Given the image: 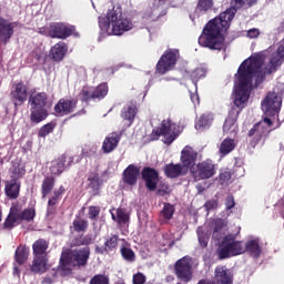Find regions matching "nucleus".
I'll return each mask as SVG.
<instances>
[{
	"mask_svg": "<svg viewBox=\"0 0 284 284\" xmlns=\"http://www.w3.org/2000/svg\"><path fill=\"white\" fill-rule=\"evenodd\" d=\"M252 3H256V0H232L234 8L220 13L219 17L206 24L199 38L200 45L209 48L210 50H223V48H225L223 32L230 28V23H232V19H234V14H236V8L252 6Z\"/></svg>",
	"mask_w": 284,
	"mask_h": 284,
	"instance_id": "nucleus-1",
	"label": "nucleus"
},
{
	"mask_svg": "<svg viewBox=\"0 0 284 284\" xmlns=\"http://www.w3.org/2000/svg\"><path fill=\"white\" fill-rule=\"evenodd\" d=\"M99 26L101 34H113L115 37H121L123 32H128L134 28L132 21L123 18L121 9H112L105 17H100Z\"/></svg>",
	"mask_w": 284,
	"mask_h": 284,
	"instance_id": "nucleus-2",
	"label": "nucleus"
},
{
	"mask_svg": "<svg viewBox=\"0 0 284 284\" xmlns=\"http://www.w3.org/2000/svg\"><path fill=\"white\" fill-rule=\"evenodd\" d=\"M88 258H90V247L88 246L75 250H65L60 257L58 270L62 276H69V274H72L74 267L85 266L88 264Z\"/></svg>",
	"mask_w": 284,
	"mask_h": 284,
	"instance_id": "nucleus-3",
	"label": "nucleus"
},
{
	"mask_svg": "<svg viewBox=\"0 0 284 284\" xmlns=\"http://www.w3.org/2000/svg\"><path fill=\"white\" fill-rule=\"evenodd\" d=\"M213 232V239H221L227 233V221L222 219H215L212 221L210 231L205 232V229H197V239L201 247H207L209 234Z\"/></svg>",
	"mask_w": 284,
	"mask_h": 284,
	"instance_id": "nucleus-4",
	"label": "nucleus"
},
{
	"mask_svg": "<svg viewBox=\"0 0 284 284\" xmlns=\"http://www.w3.org/2000/svg\"><path fill=\"white\" fill-rule=\"evenodd\" d=\"M45 101H48V95L45 93H36L30 97L29 103L31 105L32 123H41V121H44V119L48 118Z\"/></svg>",
	"mask_w": 284,
	"mask_h": 284,
	"instance_id": "nucleus-5",
	"label": "nucleus"
},
{
	"mask_svg": "<svg viewBox=\"0 0 284 284\" xmlns=\"http://www.w3.org/2000/svg\"><path fill=\"white\" fill-rule=\"evenodd\" d=\"M240 254H245V244L236 241L234 235H226L219 250L220 258H230V256H239Z\"/></svg>",
	"mask_w": 284,
	"mask_h": 284,
	"instance_id": "nucleus-6",
	"label": "nucleus"
},
{
	"mask_svg": "<svg viewBox=\"0 0 284 284\" xmlns=\"http://www.w3.org/2000/svg\"><path fill=\"white\" fill-rule=\"evenodd\" d=\"M283 105V98L276 92H270L262 101V110L265 119H273L281 112Z\"/></svg>",
	"mask_w": 284,
	"mask_h": 284,
	"instance_id": "nucleus-7",
	"label": "nucleus"
},
{
	"mask_svg": "<svg viewBox=\"0 0 284 284\" xmlns=\"http://www.w3.org/2000/svg\"><path fill=\"white\" fill-rule=\"evenodd\" d=\"M34 216V209H27L24 211H21V205L13 204L11 206L9 216L4 222V227H14V224L20 223V221H33Z\"/></svg>",
	"mask_w": 284,
	"mask_h": 284,
	"instance_id": "nucleus-8",
	"label": "nucleus"
},
{
	"mask_svg": "<svg viewBox=\"0 0 284 284\" xmlns=\"http://www.w3.org/2000/svg\"><path fill=\"white\" fill-rule=\"evenodd\" d=\"M192 257L190 256H184L175 262V276L181 281V283H190V281H192L194 276V270L192 268Z\"/></svg>",
	"mask_w": 284,
	"mask_h": 284,
	"instance_id": "nucleus-9",
	"label": "nucleus"
},
{
	"mask_svg": "<svg viewBox=\"0 0 284 284\" xmlns=\"http://www.w3.org/2000/svg\"><path fill=\"white\" fill-rule=\"evenodd\" d=\"M180 54L176 49H169L160 58L156 70L160 74H165V72H170V70H174L176 62L179 61Z\"/></svg>",
	"mask_w": 284,
	"mask_h": 284,
	"instance_id": "nucleus-10",
	"label": "nucleus"
},
{
	"mask_svg": "<svg viewBox=\"0 0 284 284\" xmlns=\"http://www.w3.org/2000/svg\"><path fill=\"white\" fill-rule=\"evenodd\" d=\"M272 123L274 119L264 118L263 121L256 123L248 132L250 136H253L255 141H263L266 139L267 134L272 132Z\"/></svg>",
	"mask_w": 284,
	"mask_h": 284,
	"instance_id": "nucleus-11",
	"label": "nucleus"
},
{
	"mask_svg": "<svg viewBox=\"0 0 284 284\" xmlns=\"http://www.w3.org/2000/svg\"><path fill=\"white\" fill-rule=\"evenodd\" d=\"M159 134L164 138V143L170 145V143L174 142L176 136H179V126L172 123L171 120H163Z\"/></svg>",
	"mask_w": 284,
	"mask_h": 284,
	"instance_id": "nucleus-12",
	"label": "nucleus"
},
{
	"mask_svg": "<svg viewBox=\"0 0 284 284\" xmlns=\"http://www.w3.org/2000/svg\"><path fill=\"white\" fill-rule=\"evenodd\" d=\"M193 176L197 181L201 179H212L216 174V169H214V163L212 161H204L199 163L195 168L192 169Z\"/></svg>",
	"mask_w": 284,
	"mask_h": 284,
	"instance_id": "nucleus-13",
	"label": "nucleus"
},
{
	"mask_svg": "<svg viewBox=\"0 0 284 284\" xmlns=\"http://www.w3.org/2000/svg\"><path fill=\"white\" fill-rule=\"evenodd\" d=\"M74 32V27L57 22L49 27V37L52 39H68Z\"/></svg>",
	"mask_w": 284,
	"mask_h": 284,
	"instance_id": "nucleus-14",
	"label": "nucleus"
},
{
	"mask_svg": "<svg viewBox=\"0 0 284 284\" xmlns=\"http://www.w3.org/2000/svg\"><path fill=\"white\" fill-rule=\"evenodd\" d=\"M197 284H232V273L225 266H217L213 282L202 280Z\"/></svg>",
	"mask_w": 284,
	"mask_h": 284,
	"instance_id": "nucleus-15",
	"label": "nucleus"
},
{
	"mask_svg": "<svg viewBox=\"0 0 284 284\" xmlns=\"http://www.w3.org/2000/svg\"><path fill=\"white\" fill-rule=\"evenodd\" d=\"M81 94L83 101H88V99H104L108 97V84L102 83L95 89H83Z\"/></svg>",
	"mask_w": 284,
	"mask_h": 284,
	"instance_id": "nucleus-16",
	"label": "nucleus"
},
{
	"mask_svg": "<svg viewBox=\"0 0 284 284\" xmlns=\"http://www.w3.org/2000/svg\"><path fill=\"white\" fill-rule=\"evenodd\" d=\"M77 108V101L61 99L54 106V112L57 116H65L68 114H72Z\"/></svg>",
	"mask_w": 284,
	"mask_h": 284,
	"instance_id": "nucleus-17",
	"label": "nucleus"
},
{
	"mask_svg": "<svg viewBox=\"0 0 284 284\" xmlns=\"http://www.w3.org/2000/svg\"><path fill=\"white\" fill-rule=\"evenodd\" d=\"M194 163H196V152L191 146H185L182 150L181 165L185 168V171L187 172L190 168L194 166Z\"/></svg>",
	"mask_w": 284,
	"mask_h": 284,
	"instance_id": "nucleus-18",
	"label": "nucleus"
},
{
	"mask_svg": "<svg viewBox=\"0 0 284 284\" xmlns=\"http://www.w3.org/2000/svg\"><path fill=\"white\" fill-rule=\"evenodd\" d=\"M65 165H72L71 156L61 155L57 160H53L50 166L51 174H61L65 170Z\"/></svg>",
	"mask_w": 284,
	"mask_h": 284,
	"instance_id": "nucleus-19",
	"label": "nucleus"
},
{
	"mask_svg": "<svg viewBox=\"0 0 284 284\" xmlns=\"http://www.w3.org/2000/svg\"><path fill=\"white\" fill-rule=\"evenodd\" d=\"M16 27L17 23H12L3 18H0V41L6 43L14 33Z\"/></svg>",
	"mask_w": 284,
	"mask_h": 284,
	"instance_id": "nucleus-20",
	"label": "nucleus"
},
{
	"mask_svg": "<svg viewBox=\"0 0 284 284\" xmlns=\"http://www.w3.org/2000/svg\"><path fill=\"white\" fill-rule=\"evenodd\" d=\"M141 175V171L135 165H129L123 172V181L128 185H136V181H139V176Z\"/></svg>",
	"mask_w": 284,
	"mask_h": 284,
	"instance_id": "nucleus-21",
	"label": "nucleus"
},
{
	"mask_svg": "<svg viewBox=\"0 0 284 284\" xmlns=\"http://www.w3.org/2000/svg\"><path fill=\"white\" fill-rule=\"evenodd\" d=\"M50 270V264H48V256H34L33 263L31 265V272L34 274H45Z\"/></svg>",
	"mask_w": 284,
	"mask_h": 284,
	"instance_id": "nucleus-22",
	"label": "nucleus"
},
{
	"mask_svg": "<svg viewBox=\"0 0 284 284\" xmlns=\"http://www.w3.org/2000/svg\"><path fill=\"white\" fill-rule=\"evenodd\" d=\"M119 141H121V136L119 133H110L103 141L102 149L103 152L110 154V152H114L116 146L119 145Z\"/></svg>",
	"mask_w": 284,
	"mask_h": 284,
	"instance_id": "nucleus-23",
	"label": "nucleus"
},
{
	"mask_svg": "<svg viewBox=\"0 0 284 284\" xmlns=\"http://www.w3.org/2000/svg\"><path fill=\"white\" fill-rule=\"evenodd\" d=\"M142 176L146 183L148 190H156V185L159 183V173H156L154 169H144Z\"/></svg>",
	"mask_w": 284,
	"mask_h": 284,
	"instance_id": "nucleus-24",
	"label": "nucleus"
},
{
	"mask_svg": "<svg viewBox=\"0 0 284 284\" xmlns=\"http://www.w3.org/2000/svg\"><path fill=\"white\" fill-rule=\"evenodd\" d=\"M245 252L250 253V256L253 258H258L263 252V247L261 246V242L258 239L248 240L245 244Z\"/></svg>",
	"mask_w": 284,
	"mask_h": 284,
	"instance_id": "nucleus-25",
	"label": "nucleus"
},
{
	"mask_svg": "<svg viewBox=\"0 0 284 284\" xmlns=\"http://www.w3.org/2000/svg\"><path fill=\"white\" fill-rule=\"evenodd\" d=\"M68 53V45L64 42H58L50 50V57L53 61H62L63 57Z\"/></svg>",
	"mask_w": 284,
	"mask_h": 284,
	"instance_id": "nucleus-26",
	"label": "nucleus"
},
{
	"mask_svg": "<svg viewBox=\"0 0 284 284\" xmlns=\"http://www.w3.org/2000/svg\"><path fill=\"white\" fill-rule=\"evenodd\" d=\"M19 190H21V183L18 180H11L6 182L4 192L9 199H18Z\"/></svg>",
	"mask_w": 284,
	"mask_h": 284,
	"instance_id": "nucleus-27",
	"label": "nucleus"
},
{
	"mask_svg": "<svg viewBox=\"0 0 284 284\" xmlns=\"http://www.w3.org/2000/svg\"><path fill=\"white\" fill-rule=\"evenodd\" d=\"M12 94V99L16 101V105L19 103H23L26 99H28V89L23 85V83H19L14 87Z\"/></svg>",
	"mask_w": 284,
	"mask_h": 284,
	"instance_id": "nucleus-28",
	"label": "nucleus"
},
{
	"mask_svg": "<svg viewBox=\"0 0 284 284\" xmlns=\"http://www.w3.org/2000/svg\"><path fill=\"white\" fill-rule=\"evenodd\" d=\"M164 172L169 179H176V176H181L187 171L182 164H169L165 166Z\"/></svg>",
	"mask_w": 284,
	"mask_h": 284,
	"instance_id": "nucleus-29",
	"label": "nucleus"
},
{
	"mask_svg": "<svg viewBox=\"0 0 284 284\" xmlns=\"http://www.w3.org/2000/svg\"><path fill=\"white\" fill-rule=\"evenodd\" d=\"M236 130H239V124H236V116L230 115L224 122L223 132L229 136H234L236 135Z\"/></svg>",
	"mask_w": 284,
	"mask_h": 284,
	"instance_id": "nucleus-30",
	"label": "nucleus"
},
{
	"mask_svg": "<svg viewBox=\"0 0 284 284\" xmlns=\"http://www.w3.org/2000/svg\"><path fill=\"white\" fill-rule=\"evenodd\" d=\"M105 247H97V252L99 254H104V252H111V250H115L118 245H123V240H119L116 235L111 236L104 243Z\"/></svg>",
	"mask_w": 284,
	"mask_h": 284,
	"instance_id": "nucleus-31",
	"label": "nucleus"
},
{
	"mask_svg": "<svg viewBox=\"0 0 284 284\" xmlns=\"http://www.w3.org/2000/svg\"><path fill=\"white\" fill-rule=\"evenodd\" d=\"M236 148V141L234 139L226 138L220 144V154L227 156Z\"/></svg>",
	"mask_w": 284,
	"mask_h": 284,
	"instance_id": "nucleus-32",
	"label": "nucleus"
},
{
	"mask_svg": "<svg viewBox=\"0 0 284 284\" xmlns=\"http://www.w3.org/2000/svg\"><path fill=\"white\" fill-rule=\"evenodd\" d=\"M212 121H214V116L212 114L201 115L195 124V129L199 130V132H203V130H207V128L212 125Z\"/></svg>",
	"mask_w": 284,
	"mask_h": 284,
	"instance_id": "nucleus-33",
	"label": "nucleus"
},
{
	"mask_svg": "<svg viewBox=\"0 0 284 284\" xmlns=\"http://www.w3.org/2000/svg\"><path fill=\"white\" fill-rule=\"evenodd\" d=\"M33 254L34 256H48L45 252L48 251V242L44 240H38L33 243Z\"/></svg>",
	"mask_w": 284,
	"mask_h": 284,
	"instance_id": "nucleus-34",
	"label": "nucleus"
},
{
	"mask_svg": "<svg viewBox=\"0 0 284 284\" xmlns=\"http://www.w3.org/2000/svg\"><path fill=\"white\" fill-rule=\"evenodd\" d=\"M134 116H136V106L134 104L125 106L122 110V119L129 121V124L132 125V121H134Z\"/></svg>",
	"mask_w": 284,
	"mask_h": 284,
	"instance_id": "nucleus-35",
	"label": "nucleus"
},
{
	"mask_svg": "<svg viewBox=\"0 0 284 284\" xmlns=\"http://www.w3.org/2000/svg\"><path fill=\"white\" fill-rule=\"evenodd\" d=\"M111 216L113 221H116V223H128V219H130V216L128 215V213H125L123 209H118L115 211L112 210Z\"/></svg>",
	"mask_w": 284,
	"mask_h": 284,
	"instance_id": "nucleus-36",
	"label": "nucleus"
},
{
	"mask_svg": "<svg viewBox=\"0 0 284 284\" xmlns=\"http://www.w3.org/2000/svg\"><path fill=\"white\" fill-rule=\"evenodd\" d=\"M29 251L26 246H19L16 251V261L19 265H23L28 261Z\"/></svg>",
	"mask_w": 284,
	"mask_h": 284,
	"instance_id": "nucleus-37",
	"label": "nucleus"
},
{
	"mask_svg": "<svg viewBox=\"0 0 284 284\" xmlns=\"http://www.w3.org/2000/svg\"><path fill=\"white\" fill-rule=\"evenodd\" d=\"M205 74H207V69H205L203 67L197 68L194 71H192L191 79L195 87H196V81H199V79H204Z\"/></svg>",
	"mask_w": 284,
	"mask_h": 284,
	"instance_id": "nucleus-38",
	"label": "nucleus"
},
{
	"mask_svg": "<svg viewBox=\"0 0 284 284\" xmlns=\"http://www.w3.org/2000/svg\"><path fill=\"white\" fill-rule=\"evenodd\" d=\"M213 6H214V0H199L196 11L207 12V10H212Z\"/></svg>",
	"mask_w": 284,
	"mask_h": 284,
	"instance_id": "nucleus-39",
	"label": "nucleus"
},
{
	"mask_svg": "<svg viewBox=\"0 0 284 284\" xmlns=\"http://www.w3.org/2000/svg\"><path fill=\"white\" fill-rule=\"evenodd\" d=\"M52 187H54V179L47 178L42 183V194L43 196H48L49 192H52Z\"/></svg>",
	"mask_w": 284,
	"mask_h": 284,
	"instance_id": "nucleus-40",
	"label": "nucleus"
},
{
	"mask_svg": "<svg viewBox=\"0 0 284 284\" xmlns=\"http://www.w3.org/2000/svg\"><path fill=\"white\" fill-rule=\"evenodd\" d=\"M73 229L75 232H85L88 230V222L78 217L73 222Z\"/></svg>",
	"mask_w": 284,
	"mask_h": 284,
	"instance_id": "nucleus-41",
	"label": "nucleus"
},
{
	"mask_svg": "<svg viewBox=\"0 0 284 284\" xmlns=\"http://www.w3.org/2000/svg\"><path fill=\"white\" fill-rule=\"evenodd\" d=\"M161 8L153 9L152 11H149L145 16V19H150L151 21H156L159 17H163L165 14V11L161 12Z\"/></svg>",
	"mask_w": 284,
	"mask_h": 284,
	"instance_id": "nucleus-42",
	"label": "nucleus"
},
{
	"mask_svg": "<svg viewBox=\"0 0 284 284\" xmlns=\"http://www.w3.org/2000/svg\"><path fill=\"white\" fill-rule=\"evenodd\" d=\"M232 180V173L229 170H224L220 173V183L221 185H227Z\"/></svg>",
	"mask_w": 284,
	"mask_h": 284,
	"instance_id": "nucleus-43",
	"label": "nucleus"
},
{
	"mask_svg": "<svg viewBox=\"0 0 284 284\" xmlns=\"http://www.w3.org/2000/svg\"><path fill=\"white\" fill-rule=\"evenodd\" d=\"M162 214L164 219L170 221V219H172V215L174 214V206H172L171 204H165Z\"/></svg>",
	"mask_w": 284,
	"mask_h": 284,
	"instance_id": "nucleus-44",
	"label": "nucleus"
},
{
	"mask_svg": "<svg viewBox=\"0 0 284 284\" xmlns=\"http://www.w3.org/2000/svg\"><path fill=\"white\" fill-rule=\"evenodd\" d=\"M121 254L125 261H134V251L128 247L121 248Z\"/></svg>",
	"mask_w": 284,
	"mask_h": 284,
	"instance_id": "nucleus-45",
	"label": "nucleus"
},
{
	"mask_svg": "<svg viewBox=\"0 0 284 284\" xmlns=\"http://www.w3.org/2000/svg\"><path fill=\"white\" fill-rule=\"evenodd\" d=\"M90 284H109V280L105 275H95L91 278Z\"/></svg>",
	"mask_w": 284,
	"mask_h": 284,
	"instance_id": "nucleus-46",
	"label": "nucleus"
},
{
	"mask_svg": "<svg viewBox=\"0 0 284 284\" xmlns=\"http://www.w3.org/2000/svg\"><path fill=\"white\" fill-rule=\"evenodd\" d=\"M89 186L92 187V190H99V186L101 185V179H99L98 175L89 176Z\"/></svg>",
	"mask_w": 284,
	"mask_h": 284,
	"instance_id": "nucleus-47",
	"label": "nucleus"
},
{
	"mask_svg": "<svg viewBox=\"0 0 284 284\" xmlns=\"http://www.w3.org/2000/svg\"><path fill=\"white\" fill-rule=\"evenodd\" d=\"M54 130V126H52V124H45L44 126H42L40 129L39 135L42 138L48 136V134H50V132H52Z\"/></svg>",
	"mask_w": 284,
	"mask_h": 284,
	"instance_id": "nucleus-48",
	"label": "nucleus"
},
{
	"mask_svg": "<svg viewBox=\"0 0 284 284\" xmlns=\"http://www.w3.org/2000/svg\"><path fill=\"white\" fill-rule=\"evenodd\" d=\"M146 277L143 273L139 272L133 275V284H145Z\"/></svg>",
	"mask_w": 284,
	"mask_h": 284,
	"instance_id": "nucleus-49",
	"label": "nucleus"
},
{
	"mask_svg": "<svg viewBox=\"0 0 284 284\" xmlns=\"http://www.w3.org/2000/svg\"><path fill=\"white\" fill-rule=\"evenodd\" d=\"M204 207L207 210V212H210V210H216V207H219V202H216V200L207 201L204 204Z\"/></svg>",
	"mask_w": 284,
	"mask_h": 284,
	"instance_id": "nucleus-50",
	"label": "nucleus"
},
{
	"mask_svg": "<svg viewBox=\"0 0 284 284\" xmlns=\"http://www.w3.org/2000/svg\"><path fill=\"white\" fill-rule=\"evenodd\" d=\"M261 34V31L256 28L250 29L246 33V37L248 39H257V37Z\"/></svg>",
	"mask_w": 284,
	"mask_h": 284,
	"instance_id": "nucleus-51",
	"label": "nucleus"
},
{
	"mask_svg": "<svg viewBox=\"0 0 284 284\" xmlns=\"http://www.w3.org/2000/svg\"><path fill=\"white\" fill-rule=\"evenodd\" d=\"M234 205H236V203L234 202V196L229 195L225 200L226 210H232V207H234Z\"/></svg>",
	"mask_w": 284,
	"mask_h": 284,
	"instance_id": "nucleus-52",
	"label": "nucleus"
},
{
	"mask_svg": "<svg viewBox=\"0 0 284 284\" xmlns=\"http://www.w3.org/2000/svg\"><path fill=\"white\" fill-rule=\"evenodd\" d=\"M97 216H99V207L91 206L89 209V219H97Z\"/></svg>",
	"mask_w": 284,
	"mask_h": 284,
	"instance_id": "nucleus-53",
	"label": "nucleus"
},
{
	"mask_svg": "<svg viewBox=\"0 0 284 284\" xmlns=\"http://www.w3.org/2000/svg\"><path fill=\"white\" fill-rule=\"evenodd\" d=\"M170 192V186H168V184H163L159 191L158 194H160L161 196H164V194H169Z\"/></svg>",
	"mask_w": 284,
	"mask_h": 284,
	"instance_id": "nucleus-54",
	"label": "nucleus"
},
{
	"mask_svg": "<svg viewBox=\"0 0 284 284\" xmlns=\"http://www.w3.org/2000/svg\"><path fill=\"white\" fill-rule=\"evenodd\" d=\"M58 199H59V197H57L55 195H53L52 199L49 200V202H48V205H49L48 212H51V211H52V207H54V204L57 203V200H58Z\"/></svg>",
	"mask_w": 284,
	"mask_h": 284,
	"instance_id": "nucleus-55",
	"label": "nucleus"
},
{
	"mask_svg": "<svg viewBox=\"0 0 284 284\" xmlns=\"http://www.w3.org/2000/svg\"><path fill=\"white\" fill-rule=\"evenodd\" d=\"M191 101L193 105H199L200 101H199V94L196 92L191 94Z\"/></svg>",
	"mask_w": 284,
	"mask_h": 284,
	"instance_id": "nucleus-56",
	"label": "nucleus"
},
{
	"mask_svg": "<svg viewBox=\"0 0 284 284\" xmlns=\"http://www.w3.org/2000/svg\"><path fill=\"white\" fill-rule=\"evenodd\" d=\"M64 192H65V189L61 186L58 191H54L53 196H55V199H59V196H61V194H63Z\"/></svg>",
	"mask_w": 284,
	"mask_h": 284,
	"instance_id": "nucleus-57",
	"label": "nucleus"
},
{
	"mask_svg": "<svg viewBox=\"0 0 284 284\" xmlns=\"http://www.w3.org/2000/svg\"><path fill=\"white\" fill-rule=\"evenodd\" d=\"M42 283L43 284H53L54 278L47 276V277L43 278Z\"/></svg>",
	"mask_w": 284,
	"mask_h": 284,
	"instance_id": "nucleus-58",
	"label": "nucleus"
},
{
	"mask_svg": "<svg viewBox=\"0 0 284 284\" xmlns=\"http://www.w3.org/2000/svg\"><path fill=\"white\" fill-rule=\"evenodd\" d=\"M36 58L38 61H41V59H43V51H40L39 53H37Z\"/></svg>",
	"mask_w": 284,
	"mask_h": 284,
	"instance_id": "nucleus-59",
	"label": "nucleus"
},
{
	"mask_svg": "<svg viewBox=\"0 0 284 284\" xmlns=\"http://www.w3.org/2000/svg\"><path fill=\"white\" fill-rule=\"evenodd\" d=\"M13 273L19 274V268L17 266L13 267Z\"/></svg>",
	"mask_w": 284,
	"mask_h": 284,
	"instance_id": "nucleus-60",
	"label": "nucleus"
},
{
	"mask_svg": "<svg viewBox=\"0 0 284 284\" xmlns=\"http://www.w3.org/2000/svg\"><path fill=\"white\" fill-rule=\"evenodd\" d=\"M53 274H57V272L53 271Z\"/></svg>",
	"mask_w": 284,
	"mask_h": 284,
	"instance_id": "nucleus-61",
	"label": "nucleus"
}]
</instances>
